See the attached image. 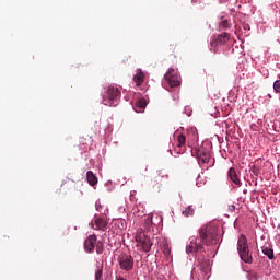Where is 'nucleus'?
Wrapping results in <instances>:
<instances>
[{
	"label": "nucleus",
	"instance_id": "f257e3e1",
	"mask_svg": "<svg viewBox=\"0 0 280 280\" xmlns=\"http://www.w3.org/2000/svg\"><path fill=\"white\" fill-rule=\"evenodd\" d=\"M163 229V215L158 212H151L144 219L143 230L136 234V242L138 250L143 253H150L152 250L153 243L150 240V235H156Z\"/></svg>",
	"mask_w": 280,
	"mask_h": 280
},
{
	"label": "nucleus",
	"instance_id": "f03ea898",
	"mask_svg": "<svg viewBox=\"0 0 280 280\" xmlns=\"http://www.w3.org/2000/svg\"><path fill=\"white\" fill-rule=\"evenodd\" d=\"M219 242L218 226L208 223L199 229V236H190L186 245L187 255H196L198 250H202V244L206 246L215 245Z\"/></svg>",
	"mask_w": 280,
	"mask_h": 280
},
{
	"label": "nucleus",
	"instance_id": "7ed1b4c3",
	"mask_svg": "<svg viewBox=\"0 0 280 280\" xmlns=\"http://www.w3.org/2000/svg\"><path fill=\"white\" fill-rule=\"evenodd\" d=\"M233 43L234 40L231 38L229 33H222L212 37L209 49L210 51H213V54H218V51H225L229 54L233 47Z\"/></svg>",
	"mask_w": 280,
	"mask_h": 280
},
{
	"label": "nucleus",
	"instance_id": "20e7f679",
	"mask_svg": "<svg viewBox=\"0 0 280 280\" xmlns=\"http://www.w3.org/2000/svg\"><path fill=\"white\" fill-rule=\"evenodd\" d=\"M121 98V91L115 85H107L102 92V104L104 106H118Z\"/></svg>",
	"mask_w": 280,
	"mask_h": 280
},
{
	"label": "nucleus",
	"instance_id": "39448f33",
	"mask_svg": "<svg viewBox=\"0 0 280 280\" xmlns=\"http://www.w3.org/2000/svg\"><path fill=\"white\" fill-rule=\"evenodd\" d=\"M237 252L241 260L244 261V264H253V253H250L248 247V240L244 234H241L238 237Z\"/></svg>",
	"mask_w": 280,
	"mask_h": 280
},
{
	"label": "nucleus",
	"instance_id": "423d86ee",
	"mask_svg": "<svg viewBox=\"0 0 280 280\" xmlns=\"http://www.w3.org/2000/svg\"><path fill=\"white\" fill-rule=\"evenodd\" d=\"M84 250L85 253H95L97 255H102L104 253V243L102 241H97V236L95 234H91L84 241Z\"/></svg>",
	"mask_w": 280,
	"mask_h": 280
},
{
	"label": "nucleus",
	"instance_id": "0eeeda50",
	"mask_svg": "<svg viewBox=\"0 0 280 280\" xmlns=\"http://www.w3.org/2000/svg\"><path fill=\"white\" fill-rule=\"evenodd\" d=\"M209 261L205 260L192 269L198 280H209L211 277Z\"/></svg>",
	"mask_w": 280,
	"mask_h": 280
},
{
	"label": "nucleus",
	"instance_id": "6e6552de",
	"mask_svg": "<svg viewBox=\"0 0 280 280\" xmlns=\"http://www.w3.org/2000/svg\"><path fill=\"white\" fill-rule=\"evenodd\" d=\"M164 78L171 89L180 86V74L178 73V70L170 68Z\"/></svg>",
	"mask_w": 280,
	"mask_h": 280
},
{
	"label": "nucleus",
	"instance_id": "1a4fd4ad",
	"mask_svg": "<svg viewBox=\"0 0 280 280\" xmlns=\"http://www.w3.org/2000/svg\"><path fill=\"white\" fill-rule=\"evenodd\" d=\"M118 264L120 267V270H125V272H130L132 268H135V258L130 255H121L118 258Z\"/></svg>",
	"mask_w": 280,
	"mask_h": 280
},
{
	"label": "nucleus",
	"instance_id": "9d476101",
	"mask_svg": "<svg viewBox=\"0 0 280 280\" xmlns=\"http://www.w3.org/2000/svg\"><path fill=\"white\" fill-rule=\"evenodd\" d=\"M89 226L94 229V231H105L106 226H108V222L106 221V218L101 217V218L94 219V223L93 221H91L89 223Z\"/></svg>",
	"mask_w": 280,
	"mask_h": 280
},
{
	"label": "nucleus",
	"instance_id": "9b49d317",
	"mask_svg": "<svg viewBox=\"0 0 280 280\" xmlns=\"http://www.w3.org/2000/svg\"><path fill=\"white\" fill-rule=\"evenodd\" d=\"M197 159L199 165H206L207 163H209V161H211V153H209V151L207 150H198Z\"/></svg>",
	"mask_w": 280,
	"mask_h": 280
},
{
	"label": "nucleus",
	"instance_id": "f8f14e48",
	"mask_svg": "<svg viewBox=\"0 0 280 280\" xmlns=\"http://www.w3.org/2000/svg\"><path fill=\"white\" fill-rule=\"evenodd\" d=\"M187 137H188V145L191 148L196 141H198V129L196 127H191L187 129Z\"/></svg>",
	"mask_w": 280,
	"mask_h": 280
},
{
	"label": "nucleus",
	"instance_id": "ddd939ff",
	"mask_svg": "<svg viewBox=\"0 0 280 280\" xmlns=\"http://www.w3.org/2000/svg\"><path fill=\"white\" fill-rule=\"evenodd\" d=\"M145 106H148V100H145V97H140L136 100V104L133 105V110L137 113H144Z\"/></svg>",
	"mask_w": 280,
	"mask_h": 280
},
{
	"label": "nucleus",
	"instance_id": "4468645a",
	"mask_svg": "<svg viewBox=\"0 0 280 280\" xmlns=\"http://www.w3.org/2000/svg\"><path fill=\"white\" fill-rule=\"evenodd\" d=\"M228 176L234 185H237V187H242V179L237 176V172L235 171V167H230L228 172Z\"/></svg>",
	"mask_w": 280,
	"mask_h": 280
},
{
	"label": "nucleus",
	"instance_id": "2eb2a0df",
	"mask_svg": "<svg viewBox=\"0 0 280 280\" xmlns=\"http://www.w3.org/2000/svg\"><path fill=\"white\" fill-rule=\"evenodd\" d=\"M219 19V30H229V27H231V22L229 21V16L225 13H221Z\"/></svg>",
	"mask_w": 280,
	"mask_h": 280
},
{
	"label": "nucleus",
	"instance_id": "dca6fc26",
	"mask_svg": "<svg viewBox=\"0 0 280 280\" xmlns=\"http://www.w3.org/2000/svg\"><path fill=\"white\" fill-rule=\"evenodd\" d=\"M261 253L262 255H265L266 257H268V259H270L272 261V259H275V249H272V247L269 246H262L261 247Z\"/></svg>",
	"mask_w": 280,
	"mask_h": 280
},
{
	"label": "nucleus",
	"instance_id": "f3484780",
	"mask_svg": "<svg viewBox=\"0 0 280 280\" xmlns=\"http://www.w3.org/2000/svg\"><path fill=\"white\" fill-rule=\"evenodd\" d=\"M86 180H88L89 185H91L92 187H94V185H97V176H95V174H93V171H88Z\"/></svg>",
	"mask_w": 280,
	"mask_h": 280
},
{
	"label": "nucleus",
	"instance_id": "a211bd4d",
	"mask_svg": "<svg viewBox=\"0 0 280 280\" xmlns=\"http://www.w3.org/2000/svg\"><path fill=\"white\" fill-rule=\"evenodd\" d=\"M196 211V208L194 206H188L184 210H182V214L184 218H191L194 217V213Z\"/></svg>",
	"mask_w": 280,
	"mask_h": 280
},
{
	"label": "nucleus",
	"instance_id": "6ab92c4d",
	"mask_svg": "<svg viewBox=\"0 0 280 280\" xmlns=\"http://www.w3.org/2000/svg\"><path fill=\"white\" fill-rule=\"evenodd\" d=\"M143 72L141 70H138V72L133 75V81L136 82V86H141V83L143 82Z\"/></svg>",
	"mask_w": 280,
	"mask_h": 280
},
{
	"label": "nucleus",
	"instance_id": "aec40b11",
	"mask_svg": "<svg viewBox=\"0 0 280 280\" xmlns=\"http://www.w3.org/2000/svg\"><path fill=\"white\" fill-rule=\"evenodd\" d=\"M177 141H178V148H185V143H187V138L185 137V135L180 133L177 137Z\"/></svg>",
	"mask_w": 280,
	"mask_h": 280
},
{
	"label": "nucleus",
	"instance_id": "412c9836",
	"mask_svg": "<svg viewBox=\"0 0 280 280\" xmlns=\"http://www.w3.org/2000/svg\"><path fill=\"white\" fill-rule=\"evenodd\" d=\"M95 207H96V211H98V213H102V215H106V213H108V209L107 208H105L102 211V202L100 200L96 201Z\"/></svg>",
	"mask_w": 280,
	"mask_h": 280
},
{
	"label": "nucleus",
	"instance_id": "4be33fe9",
	"mask_svg": "<svg viewBox=\"0 0 280 280\" xmlns=\"http://www.w3.org/2000/svg\"><path fill=\"white\" fill-rule=\"evenodd\" d=\"M235 27L237 28L238 27V30H244V32L246 33V32H250V25L249 24H246V23H243L241 26L240 25H235Z\"/></svg>",
	"mask_w": 280,
	"mask_h": 280
},
{
	"label": "nucleus",
	"instance_id": "5701e85b",
	"mask_svg": "<svg viewBox=\"0 0 280 280\" xmlns=\"http://www.w3.org/2000/svg\"><path fill=\"white\" fill-rule=\"evenodd\" d=\"M273 91H275L276 93H280V80H276V81L273 82Z\"/></svg>",
	"mask_w": 280,
	"mask_h": 280
},
{
	"label": "nucleus",
	"instance_id": "b1692460",
	"mask_svg": "<svg viewBox=\"0 0 280 280\" xmlns=\"http://www.w3.org/2000/svg\"><path fill=\"white\" fill-rule=\"evenodd\" d=\"M260 73L262 77L268 78L270 75V71L267 68H260Z\"/></svg>",
	"mask_w": 280,
	"mask_h": 280
},
{
	"label": "nucleus",
	"instance_id": "393cba45",
	"mask_svg": "<svg viewBox=\"0 0 280 280\" xmlns=\"http://www.w3.org/2000/svg\"><path fill=\"white\" fill-rule=\"evenodd\" d=\"M191 113H192L191 107L189 106L184 107V115H187V117H191Z\"/></svg>",
	"mask_w": 280,
	"mask_h": 280
},
{
	"label": "nucleus",
	"instance_id": "a878e982",
	"mask_svg": "<svg viewBox=\"0 0 280 280\" xmlns=\"http://www.w3.org/2000/svg\"><path fill=\"white\" fill-rule=\"evenodd\" d=\"M102 279V268L97 267L95 271V280H101Z\"/></svg>",
	"mask_w": 280,
	"mask_h": 280
},
{
	"label": "nucleus",
	"instance_id": "bb28decb",
	"mask_svg": "<svg viewBox=\"0 0 280 280\" xmlns=\"http://www.w3.org/2000/svg\"><path fill=\"white\" fill-rule=\"evenodd\" d=\"M247 279H248V280H259V277H258L256 273H249V275L247 276Z\"/></svg>",
	"mask_w": 280,
	"mask_h": 280
},
{
	"label": "nucleus",
	"instance_id": "cd10ccee",
	"mask_svg": "<svg viewBox=\"0 0 280 280\" xmlns=\"http://www.w3.org/2000/svg\"><path fill=\"white\" fill-rule=\"evenodd\" d=\"M118 211H119V213H126V207L120 206V207L118 208Z\"/></svg>",
	"mask_w": 280,
	"mask_h": 280
},
{
	"label": "nucleus",
	"instance_id": "c85d7f7f",
	"mask_svg": "<svg viewBox=\"0 0 280 280\" xmlns=\"http://www.w3.org/2000/svg\"><path fill=\"white\" fill-rule=\"evenodd\" d=\"M173 100H174V101L178 100L177 94H174V95H173Z\"/></svg>",
	"mask_w": 280,
	"mask_h": 280
},
{
	"label": "nucleus",
	"instance_id": "c756f323",
	"mask_svg": "<svg viewBox=\"0 0 280 280\" xmlns=\"http://www.w3.org/2000/svg\"><path fill=\"white\" fill-rule=\"evenodd\" d=\"M196 185H197V187H200L202 185V183L197 182Z\"/></svg>",
	"mask_w": 280,
	"mask_h": 280
},
{
	"label": "nucleus",
	"instance_id": "7c9ffc66",
	"mask_svg": "<svg viewBox=\"0 0 280 280\" xmlns=\"http://www.w3.org/2000/svg\"><path fill=\"white\" fill-rule=\"evenodd\" d=\"M267 97H269V100H272V94H267Z\"/></svg>",
	"mask_w": 280,
	"mask_h": 280
},
{
	"label": "nucleus",
	"instance_id": "2f4dec72",
	"mask_svg": "<svg viewBox=\"0 0 280 280\" xmlns=\"http://www.w3.org/2000/svg\"><path fill=\"white\" fill-rule=\"evenodd\" d=\"M162 178H170V176L168 175H164V176H162Z\"/></svg>",
	"mask_w": 280,
	"mask_h": 280
},
{
	"label": "nucleus",
	"instance_id": "473e14b6",
	"mask_svg": "<svg viewBox=\"0 0 280 280\" xmlns=\"http://www.w3.org/2000/svg\"><path fill=\"white\" fill-rule=\"evenodd\" d=\"M212 166H213V164H210L209 166H207V168L212 167Z\"/></svg>",
	"mask_w": 280,
	"mask_h": 280
},
{
	"label": "nucleus",
	"instance_id": "72a5a7b5",
	"mask_svg": "<svg viewBox=\"0 0 280 280\" xmlns=\"http://www.w3.org/2000/svg\"><path fill=\"white\" fill-rule=\"evenodd\" d=\"M197 0H191V3H196Z\"/></svg>",
	"mask_w": 280,
	"mask_h": 280
},
{
	"label": "nucleus",
	"instance_id": "f704fd0d",
	"mask_svg": "<svg viewBox=\"0 0 280 280\" xmlns=\"http://www.w3.org/2000/svg\"><path fill=\"white\" fill-rule=\"evenodd\" d=\"M278 229H280V225H278Z\"/></svg>",
	"mask_w": 280,
	"mask_h": 280
}]
</instances>
